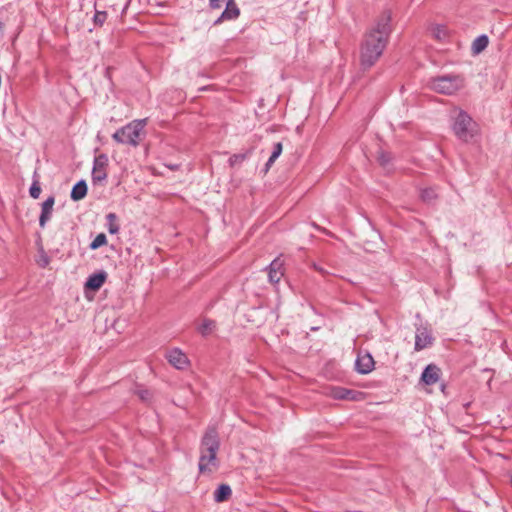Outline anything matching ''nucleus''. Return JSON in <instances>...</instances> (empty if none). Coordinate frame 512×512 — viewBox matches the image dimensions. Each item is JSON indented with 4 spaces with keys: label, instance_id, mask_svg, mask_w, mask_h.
I'll list each match as a JSON object with an SVG mask.
<instances>
[{
    "label": "nucleus",
    "instance_id": "7c9ffc66",
    "mask_svg": "<svg viewBox=\"0 0 512 512\" xmlns=\"http://www.w3.org/2000/svg\"><path fill=\"white\" fill-rule=\"evenodd\" d=\"M4 27V24L2 22H0V31L3 29Z\"/></svg>",
    "mask_w": 512,
    "mask_h": 512
},
{
    "label": "nucleus",
    "instance_id": "2eb2a0df",
    "mask_svg": "<svg viewBox=\"0 0 512 512\" xmlns=\"http://www.w3.org/2000/svg\"><path fill=\"white\" fill-rule=\"evenodd\" d=\"M432 343V337L426 328L417 329L415 336V350L420 351Z\"/></svg>",
    "mask_w": 512,
    "mask_h": 512
},
{
    "label": "nucleus",
    "instance_id": "c85d7f7f",
    "mask_svg": "<svg viewBox=\"0 0 512 512\" xmlns=\"http://www.w3.org/2000/svg\"><path fill=\"white\" fill-rule=\"evenodd\" d=\"M209 6L212 8V9H218L220 8V0H209Z\"/></svg>",
    "mask_w": 512,
    "mask_h": 512
},
{
    "label": "nucleus",
    "instance_id": "cd10ccee",
    "mask_svg": "<svg viewBox=\"0 0 512 512\" xmlns=\"http://www.w3.org/2000/svg\"><path fill=\"white\" fill-rule=\"evenodd\" d=\"M378 160H379V162H380V164H381V165L385 166L386 164H388V163H389V161H390V156H389V154H387V153L381 152V153L379 154Z\"/></svg>",
    "mask_w": 512,
    "mask_h": 512
},
{
    "label": "nucleus",
    "instance_id": "4be33fe9",
    "mask_svg": "<svg viewBox=\"0 0 512 512\" xmlns=\"http://www.w3.org/2000/svg\"><path fill=\"white\" fill-rule=\"evenodd\" d=\"M282 150H283V147L280 142H277L274 144L272 154L266 163L267 169H269L273 165V163L276 161V159L281 155Z\"/></svg>",
    "mask_w": 512,
    "mask_h": 512
},
{
    "label": "nucleus",
    "instance_id": "1a4fd4ad",
    "mask_svg": "<svg viewBox=\"0 0 512 512\" xmlns=\"http://www.w3.org/2000/svg\"><path fill=\"white\" fill-rule=\"evenodd\" d=\"M283 275V261L280 258H276L270 263L268 267L269 281L276 284L281 280Z\"/></svg>",
    "mask_w": 512,
    "mask_h": 512
},
{
    "label": "nucleus",
    "instance_id": "4468645a",
    "mask_svg": "<svg viewBox=\"0 0 512 512\" xmlns=\"http://www.w3.org/2000/svg\"><path fill=\"white\" fill-rule=\"evenodd\" d=\"M55 199L53 196L48 197L43 203L41 208V214L39 217V225L43 228L46 223L50 220Z\"/></svg>",
    "mask_w": 512,
    "mask_h": 512
},
{
    "label": "nucleus",
    "instance_id": "b1692460",
    "mask_svg": "<svg viewBox=\"0 0 512 512\" xmlns=\"http://www.w3.org/2000/svg\"><path fill=\"white\" fill-rule=\"evenodd\" d=\"M107 243V238H106V235L104 233H100L98 234L94 240L90 243V249L92 250H96L98 249L99 247L105 245Z\"/></svg>",
    "mask_w": 512,
    "mask_h": 512
},
{
    "label": "nucleus",
    "instance_id": "a878e982",
    "mask_svg": "<svg viewBox=\"0 0 512 512\" xmlns=\"http://www.w3.org/2000/svg\"><path fill=\"white\" fill-rule=\"evenodd\" d=\"M29 193H30V196L34 199H37L39 198L40 196V193H41V188L39 186V183L38 182H33V184L31 185L30 189H29Z\"/></svg>",
    "mask_w": 512,
    "mask_h": 512
},
{
    "label": "nucleus",
    "instance_id": "6ab92c4d",
    "mask_svg": "<svg viewBox=\"0 0 512 512\" xmlns=\"http://www.w3.org/2000/svg\"><path fill=\"white\" fill-rule=\"evenodd\" d=\"M216 327L215 321L211 319L204 318L199 323L197 330L202 336L210 335Z\"/></svg>",
    "mask_w": 512,
    "mask_h": 512
},
{
    "label": "nucleus",
    "instance_id": "5701e85b",
    "mask_svg": "<svg viewBox=\"0 0 512 512\" xmlns=\"http://www.w3.org/2000/svg\"><path fill=\"white\" fill-rule=\"evenodd\" d=\"M421 199L426 203H432L437 198V192L434 188H424L420 192Z\"/></svg>",
    "mask_w": 512,
    "mask_h": 512
},
{
    "label": "nucleus",
    "instance_id": "20e7f679",
    "mask_svg": "<svg viewBox=\"0 0 512 512\" xmlns=\"http://www.w3.org/2000/svg\"><path fill=\"white\" fill-rule=\"evenodd\" d=\"M464 85L463 78L459 75L447 74L432 78L429 87L433 91L451 95L460 90Z\"/></svg>",
    "mask_w": 512,
    "mask_h": 512
},
{
    "label": "nucleus",
    "instance_id": "ddd939ff",
    "mask_svg": "<svg viewBox=\"0 0 512 512\" xmlns=\"http://www.w3.org/2000/svg\"><path fill=\"white\" fill-rule=\"evenodd\" d=\"M106 278H107V273L105 271H100V272L91 274L87 278L85 287L89 290L97 291L105 283Z\"/></svg>",
    "mask_w": 512,
    "mask_h": 512
},
{
    "label": "nucleus",
    "instance_id": "f257e3e1",
    "mask_svg": "<svg viewBox=\"0 0 512 512\" xmlns=\"http://www.w3.org/2000/svg\"><path fill=\"white\" fill-rule=\"evenodd\" d=\"M390 21V12L382 13L365 34L360 48V62L364 69L372 67L382 55L391 33Z\"/></svg>",
    "mask_w": 512,
    "mask_h": 512
},
{
    "label": "nucleus",
    "instance_id": "2f4dec72",
    "mask_svg": "<svg viewBox=\"0 0 512 512\" xmlns=\"http://www.w3.org/2000/svg\"><path fill=\"white\" fill-rule=\"evenodd\" d=\"M511 485H512V475H511Z\"/></svg>",
    "mask_w": 512,
    "mask_h": 512
},
{
    "label": "nucleus",
    "instance_id": "0eeeda50",
    "mask_svg": "<svg viewBox=\"0 0 512 512\" xmlns=\"http://www.w3.org/2000/svg\"><path fill=\"white\" fill-rule=\"evenodd\" d=\"M328 394L333 399L337 400H359L362 393L356 390L346 389L339 386H332L328 390Z\"/></svg>",
    "mask_w": 512,
    "mask_h": 512
},
{
    "label": "nucleus",
    "instance_id": "f3484780",
    "mask_svg": "<svg viewBox=\"0 0 512 512\" xmlns=\"http://www.w3.org/2000/svg\"><path fill=\"white\" fill-rule=\"evenodd\" d=\"M87 194V184L84 180L77 182L71 191V199L74 201H79L83 199Z\"/></svg>",
    "mask_w": 512,
    "mask_h": 512
},
{
    "label": "nucleus",
    "instance_id": "dca6fc26",
    "mask_svg": "<svg viewBox=\"0 0 512 512\" xmlns=\"http://www.w3.org/2000/svg\"><path fill=\"white\" fill-rule=\"evenodd\" d=\"M431 35L438 41H445L448 39L449 31L445 25L434 24L429 28Z\"/></svg>",
    "mask_w": 512,
    "mask_h": 512
},
{
    "label": "nucleus",
    "instance_id": "aec40b11",
    "mask_svg": "<svg viewBox=\"0 0 512 512\" xmlns=\"http://www.w3.org/2000/svg\"><path fill=\"white\" fill-rule=\"evenodd\" d=\"M489 40L486 35L478 36L472 43V51L474 54H479L488 46Z\"/></svg>",
    "mask_w": 512,
    "mask_h": 512
},
{
    "label": "nucleus",
    "instance_id": "6e6552de",
    "mask_svg": "<svg viewBox=\"0 0 512 512\" xmlns=\"http://www.w3.org/2000/svg\"><path fill=\"white\" fill-rule=\"evenodd\" d=\"M166 358L173 367L179 370L185 369L189 365L188 357L179 348H174L168 351Z\"/></svg>",
    "mask_w": 512,
    "mask_h": 512
},
{
    "label": "nucleus",
    "instance_id": "c756f323",
    "mask_svg": "<svg viewBox=\"0 0 512 512\" xmlns=\"http://www.w3.org/2000/svg\"><path fill=\"white\" fill-rule=\"evenodd\" d=\"M39 264L42 267H46L49 264V258L46 255L41 256Z\"/></svg>",
    "mask_w": 512,
    "mask_h": 512
},
{
    "label": "nucleus",
    "instance_id": "423d86ee",
    "mask_svg": "<svg viewBox=\"0 0 512 512\" xmlns=\"http://www.w3.org/2000/svg\"><path fill=\"white\" fill-rule=\"evenodd\" d=\"M108 157L100 154L95 157L92 168V180L94 183L103 182L107 178Z\"/></svg>",
    "mask_w": 512,
    "mask_h": 512
},
{
    "label": "nucleus",
    "instance_id": "f03ea898",
    "mask_svg": "<svg viewBox=\"0 0 512 512\" xmlns=\"http://www.w3.org/2000/svg\"><path fill=\"white\" fill-rule=\"evenodd\" d=\"M220 448L218 432L214 427H209L204 433L199 447L198 469L201 474L211 475L219 467L217 453Z\"/></svg>",
    "mask_w": 512,
    "mask_h": 512
},
{
    "label": "nucleus",
    "instance_id": "9d476101",
    "mask_svg": "<svg viewBox=\"0 0 512 512\" xmlns=\"http://www.w3.org/2000/svg\"><path fill=\"white\" fill-rule=\"evenodd\" d=\"M439 378L440 369L434 364L426 366L421 375V381L426 385H433L437 383Z\"/></svg>",
    "mask_w": 512,
    "mask_h": 512
},
{
    "label": "nucleus",
    "instance_id": "39448f33",
    "mask_svg": "<svg viewBox=\"0 0 512 512\" xmlns=\"http://www.w3.org/2000/svg\"><path fill=\"white\" fill-rule=\"evenodd\" d=\"M453 131L458 139L468 142L476 133V124L467 113L460 111L455 117Z\"/></svg>",
    "mask_w": 512,
    "mask_h": 512
},
{
    "label": "nucleus",
    "instance_id": "f8f14e48",
    "mask_svg": "<svg viewBox=\"0 0 512 512\" xmlns=\"http://www.w3.org/2000/svg\"><path fill=\"white\" fill-rule=\"evenodd\" d=\"M240 14V10L237 7L234 0H228L226 3V8L220 15V17L215 21V24H219L225 20H234Z\"/></svg>",
    "mask_w": 512,
    "mask_h": 512
},
{
    "label": "nucleus",
    "instance_id": "a211bd4d",
    "mask_svg": "<svg viewBox=\"0 0 512 512\" xmlns=\"http://www.w3.org/2000/svg\"><path fill=\"white\" fill-rule=\"evenodd\" d=\"M232 494V490L229 485L221 484L214 492V500L217 503L226 501Z\"/></svg>",
    "mask_w": 512,
    "mask_h": 512
},
{
    "label": "nucleus",
    "instance_id": "9b49d317",
    "mask_svg": "<svg viewBox=\"0 0 512 512\" xmlns=\"http://www.w3.org/2000/svg\"><path fill=\"white\" fill-rule=\"evenodd\" d=\"M355 365L359 373L367 374L374 368V359L369 353L358 355Z\"/></svg>",
    "mask_w": 512,
    "mask_h": 512
},
{
    "label": "nucleus",
    "instance_id": "7ed1b4c3",
    "mask_svg": "<svg viewBox=\"0 0 512 512\" xmlns=\"http://www.w3.org/2000/svg\"><path fill=\"white\" fill-rule=\"evenodd\" d=\"M146 125V120H134L124 127L118 129L112 138L121 144H128L131 146H137L140 142V135Z\"/></svg>",
    "mask_w": 512,
    "mask_h": 512
},
{
    "label": "nucleus",
    "instance_id": "bb28decb",
    "mask_svg": "<svg viewBox=\"0 0 512 512\" xmlns=\"http://www.w3.org/2000/svg\"><path fill=\"white\" fill-rule=\"evenodd\" d=\"M137 394H138L139 398L143 401H148L151 396L150 392L145 389L138 390Z\"/></svg>",
    "mask_w": 512,
    "mask_h": 512
},
{
    "label": "nucleus",
    "instance_id": "393cba45",
    "mask_svg": "<svg viewBox=\"0 0 512 512\" xmlns=\"http://www.w3.org/2000/svg\"><path fill=\"white\" fill-rule=\"evenodd\" d=\"M107 20V12L105 11H96L93 16V22L95 26H102Z\"/></svg>",
    "mask_w": 512,
    "mask_h": 512
},
{
    "label": "nucleus",
    "instance_id": "412c9836",
    "mask_svg": "<svg viewBox=\"0 0 512 512\" xmlns=\"http://www.w3.org/2000/svg\"><path fill=\"white\" fill-rule=\"evenodd\" d=\"M107 230L110 234H117L119 232V224L117 223V216L115 213H109L106 215Z\"/></svg>",
    "mask_w": 512,
    "mask_h": 512
}]
</instances>
